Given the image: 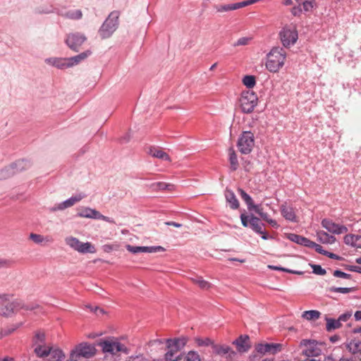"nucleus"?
<instances>
[{
  "label": "nucleus",
  "mask_w": 361,
  "mask_h": 361,
  "mask_svg": "<svg viewBox=\"0 0 361 361\" xmlns=\"http://www.w3.org/2000/svg\"><path fill=\"white\" fill-rule=\"evenodd\" d=\"M286 52L282 47H274L267 54V68L272 73H276L284 65Z\"/></svg>",
  "instance_id": "nucleus-1"
},
{
  "label": "nucleus",
  "mask_w": 361,
  "mask_h": 361,
  "mask_svg": "<svg viewBox=\"0 0 361 361\" xmlns=\"http://www.w3.org/2000/svg\"><path fill=\"white\" fill-rule=\"evenodd\" d=\"M187 342L185 338H168L166 340L167 351L165 359L167 361H178L180 355L178 354L185 345Z\"/></svg>",
  "instance_id": "nucleus-2"
},
{
  "label": "nucleus",
  "mask_w": 361,
  "mask_h": 361,
  "mask_svg": "<svg viewBox=\"0 0 361 361\" xmlns=\"http://www.w3.org/2000/svg\"><path fill=\"white\" fill-rule=\"evenodd\" d=\"M38 307V305H26L20 300H15L0 308V315L4 317H11L20 310L31 311L37 309Z\"/></svg>",
  "instance_id": "nucleus-3"
},
{
  "label": "nucleus",
  "mask_w": 361,
  "mask_h": 361,
  "mask_svg": "<svg viewBox=\"0 0 361 361\" xmlns=\"http://www.w3.org/2000/svg\"><path fill=\"white\" fill-rule=\"evenodd\" d=\"M120 13L117 11L110 13L99 30V34L102 39L110 37L118 27Z\"/></svg>",
  "instance_id": "nucleus-4"
},
{
  "label": "nucleus",
  "mask_w": 361,
  "mask_h": 361,
  "mask_svg": "<svg viewBox=\"0 0 361 361\" xmlns=\"http://www.w3.org/2000/svg\"><path fill=\"white\" fill-rule=\"evenodd\" d=\"M239 102L242 112L244 114H250L257 104L258 97L253 91H244L241 94Z\"/></svg>",
  "instance_id": "nucleus-5"
},
{
  "label": "nucleus",
  "mask_w": 361,
  "mask_h": 361,
  "mask_svg": "<svg viewBox=\"0 0 361 361\" xmlns=\"http://www.w3.org/2000/svg\"><path fill=\"white\" fill-rule=\"evenodd\" d=\"M255 146L254 134L250 131H243L239 136L237 142V147L239 152L243 154H250Z\"/></svg>",
  "instance_id": "nucleus-6"
},
{
  "label": "nucleus",
  "mask_w": 361,
  "mask_h": 361,
  "mask_svg": "<svg viewBox=\"0 0 361 361\" xmlns=\"http://www.w3.org/2000/svg\"><path fill=\"white\" fill-rule=\"evenodd\" d=\"M96 353V348L94 345L88 343H81L75 346L71 351V357L80 360V358H90Z\"/></svg>",
  "instance_id": "nucleus-7"
},
{
  "label": "nucleus",
  "mask_w": 361,
  "mask_h": 361,
  "mask_svg": "<svg viewBox=\"0 0 361 361\" xmlns=\"http://www.w3.org/2000/svg\"><path fill=\"white\" fill-rule=\"evenodd\" d=\"M320 345L322 343L312 339H302L300 343V347L303 348L302 354L307 357L319 356L322 353Z\"/></svg>",
  "instance_id": "nucleus-8"
},
{
  "label": "nucleus",
  "mask_w": 361,
  "mask_h": 361,
  "mask_svg": "<svg viewBox=\"0 0 361 361\" xmlns=\"http://www.w3.org/2000/svg\"><path fill=\"white\" fill-rule=\"evenodd\" d=\"M99 345L105 353H108L111 355H115L120 352L125 354H128L129 353L128 348L125 345L114 339L101 341Z\"/></svg>",
  "instance_id": "nucleus-9"
},
{
  "label": "nucleus",
  "mask_w": 361,
  "mask_h": 361,
  "mask_svg": "<svg viewBox=\"0 0 361 361\" xmlns=\"http://www.w3.org/2000/svg\"><path fill=\"white\" fill-rule=\"evenodd\" d=\"M279 37L283 46L286 48H289L297 42L298 34L295 27L285 26L280 31Z\"/></svg>",
  "instance_id": "nucleus-10"
},
{
  "label": "nucleus",
  "mask_w": 361,
  "mask_h": 361,
  "mask_svg": "<svg viewBox=\"0 0 361 361\" xmlns=\"http://www.w3.org/2000/svg\"><path fill=\"white\" fill-rule=\"evenodd\" d=\"M86 40L87 37L83 33L76 32L68 34L65 43L71 50L78 51Z\"/></svg>",
  "instance_id": "nucleus-11"
},
{
  "label": "nucleus",
  "mask_w": 361,
  "mask_h": 361,
  "mask_svg": "<svg viewBox=\"0 0 361 361\" xmlns=\"http://www.w3.org/2000/svg\"><path fill=\"white\" fill-rule=\"evenodd\" d=\"M85 197V195L82 193H79L75 195H73L68 199L63 201L60 203L56 204L53 207H50L48 208L49 212H55L56 211H63L67 208L71 207L75 204L79 202L83 198Z\"/></svg>",
  "instance_id": "nucleus-12"
},
{
  "label": "nucleus",
  "mask_w": 361,
  "mask_h": 361,
  "mask_svg": "<svg viewBox=\"0 0 361 361\" xmlns=\"http://www.w3.org/2000/svg\"><path fill=\"white\" fill-rule=\"evenodd\" d=\"M321 224L323 228L333 234L339 235L341 233H347L348 231L345 226L336 224L332 220L329 219H324L322 221Z\"/></svg>",
  "instance_id": "nucleus-13"
},
{
  "label": "nucleus",
  "mask_w": 361,
  "mask_h": 361,
  "mask_svg": "<svg viewBox=\"0 0 361 361\" xmlns=\"http://www.w3.org/2000/svg\"><path fill=\"white\" fill-rule=\"evenodd\" d=\"M283 345L281 343H259L256 345L255 350L257 353L264 355L269 353L274 355L282 350Z\"/></svg>",
  "instance_id": "nucleus-14"
},
{
  "label": "nucleus",
  "mask_w": 361,
  "mask_h": 361,
  "mask_svg": "<svg viewBox=\"0 0 361 361\" xmlns=\"http://www.w3.org/2000/svg\"><path fill=\"white\" fill-rule=\"evenodd\" d=\"M126 250L133 254H137L140 252L151 253L163 250V247L161 246H134L127 245Z\"/></svg>",
  "instance_id": "nucleus-15"
},
{
  "label": "nucleus",
  "mask_w": 361,
  "mask_h": 361,
  "mask_svg": "<svg viewBox=\"0 0 361 361\" xmlns=\"http://www.w3.org/2000/svg\"><path fill=\"white\" fill-rule=\"evenodd\" d=\"M233 344L236 345L237 350L240 353L248 351L251 347L250 337L247 335H240L233 342Z\"/></svg>",
  "instance_id": "nucleus-16"
},
{
  "label": "nucleus",
  "mask_w": 361,
  "mask_h": 361,
  "mask_svg": "<svg viewBox=\"0 0 361 361\" xmlns=\"http://www.w3.org/2000/svg\"><path fill=\"white\" fill-rule=\"evenodd\" d=\"M45 62L61 70L70 68L68 58L51 57L46 59Z\"/></svg>",
  "instance_id": "nucleus-17"
},
{
  "label": "nucleus",
  "mask_w": 361,
  "mask_h": 361,
  "mask_svg": "<svg viewBox=\"0 0 361 361\" xmlns=\"http://www.w3.org/2000/svg\"><path fill=\"white\" fill-rule=\"evenodd\" d=\"M281 215L288 221L292 222H296V215L295 211L291 206H288L286 204L281 205Z\"/></svg>",
  "instance_id": "nucleus-18"
},
{
  "label": "nucleus",
  "mask_w": 361,
  "mask_h": 361,
  "mask_svg": "<svg viewBox=\"0 0 361 361\" xmlns=\"http://www.w3.org/2000/svg\"><path fill=\"white\" fill-rule=\"evenodd\" d=\"M147 153L154 158L169 162L171 161L169 155L158 147H150L147 151Z\"/></svg>",
  "instance_id": "nucleus-19"
},
{
  "label": "nucleus",
  "mask_w": 361,
  "mask_h": 361,
  "mask_svg": "<svg viewBox=\"0 0 361 361\" xmlns=\"http://www.w3.org/2000/svg\"><path fill=\"white\" fill-rule=\"evenodd\" d=\"M91 54V50L87 49L76 56L68 58L70 68L80 63L87 58H88Z\"/></svg>",
  "instance_id": "nucleus-20"
},
{
  "label": "nucleus",
  "mask_w": 361,
  "mask_h": 361,
  "mask_svg": "<svg viewBox=\"0 0 361 361\" xmlns=\"http://www.w3.org/2000/svg\"><path fill=\"white\" fill-rule=\"evenodd\" d=\"M99 212L90 207H83L77 214L78 216L97 219Z\"/></svg>",
  "instance_id": "nucleus-21"
},
{
  "label": "nucleus",
  "mask_w": 361,
  "mask_h": 361,
  "mask_svg": "<svg viewBox=\"0 0 361 361\" xmlns=\"http://www.w3.org/2000/svg\"><path fill=\"white\" fill-rule=\"evenodd\" d=\"M249 221L250 227L252 228L253 231H255L257 233H263L262 227L264 225V224L261 223L260 219L258 217L255 216L253 214H251Z\"/></svg>",
  "instance_id": "nucleus-22"
},
{
  "label": "nucleus",
  "mask_w": 361,
  "mask_h": 361,
  "mask_svg": "<svg viewBox=\"0 0 361 361\" xmlns=\"http://www.w3.org/2000/svg\"><path fill=\"white\" fill-rule=\"evenodd\" d=\"M226 202L229 203L230 207L233 209H237L239 207V202L231 190L226 189L225 192Z\"/></svg>",
  "instance_id": "nucleus-23"
},
{
  "label": "nucleus",
  "mask_w": 361,
  "mask_h": 361,
  "mask_svg": "<svg viewBox=\"0 0 361 361\" xmlns=\"http://www.w3.org/2000/svg\"><path fill=\"white\" fill-rule=\"evenodd\" d=\"M317 240L323 244L332 245L336 241V238L334 235H329L323 231L317 232Z\"/></svg>",
  "instance_id": "nucleus-24"
},
{
  "label": "nucleus",
  "mask_w": 361,
  "mask_h": 361,
  "mask_svg": "<svg viewBox=\"0 0 361 361\" xmlns=\"http://www.w3.org/2000/svg\"><path fill=\"white\" fill-rule=\"evenodd\" d=\"M13 170L16 173L23 171L28 169L30 166V162L26 159H20L10 165Z\"/></svg>",
  "instance_id": "nucleus-25"
},
{
  "label": "nucleus",
  "mask_w": 361,
  "mask_h": 361,
  "mask_svg": "<svg viewBox=\"0 0 361 361\" xmlns=\"http://www.w3.org/2000/svg\"><path fill=\"white\" fill-rule=\"evenodd\" d=\"M228 160L230 162V168L233 171L238 169L239 164L237 154L233 147L228 149Z\"/></svg>",
  "instance_id": "nucleus-26"
},
{
  "label": "nucleus",
  "mask_w": 361,
  "mask_h": 361,
  "mask_svg": "<svg viewBox=\"0 0 361 361\" xmlns=\"http://www.w3.org/2000/svg\"><path fill=\"white\" fill-rule=\"evenodd\" d=\"M238 192L245 203L247 204V209L249 211H252L253 207L255 205L252 197L242 188H238Z\"/></svg>",
  "instance_id": "nucleus-27"
},
{
  "label": "nucleus",
  "mask_w": 361,
  "mask_h": 361,
  "mask_svg": "<svg viewBox=\"0 0 361 361\" xmlns=\"http://www.w3.org/2000/svg\"><path fill=\"white\" fill-rule=\"evenodd\" d=\"M212 350L214 353L219 355H225L230 352L233 354L234 353V352L231 350V348L226 345H217L214 343L212 344Z\"/></svg>",
  "instance_id": "nucleus-28"
},
{
  "label": "nucleus",
  "mask_w": 361,
  "mask_h": 361,
  "mask_svg": "<svg viewBox=\"0 0 361 361\" xmlns=\"http://www.w3.org/2000/svg\"><path fill=\"white\" fill-rule=\"evenodd\" d=\"M325 320L326 322V330L328 332H331L333 330L339 329L341 327V324L340 323L338 319H335L333 318H329L328 317H325Z\"/></svg>",
  "instance_id": "nucleus-29"
},
{
  "label": "nucleus",
  "mask_w": 361,
  "mask_h": 361,
  "mask_svg": "<svg viewBox=\"0 0 361 361\" xmlns=\"http://www.w3.org/2000/svg\"><path fill=\"white\" fill-rule=\"evenodd\" d=\"M35 13L38 14H49L53 13H59L58 10L52 5L39 6L35 8Z\"/></svg>",
  "instance_id": "nucleus-30"
},
{
  "label": "nucleus",
  "mask_w": 361,
  "mask_h": 361,
  "mask_svg": "<svg viewBox=\"0 0 361 361\" xmlns=\"http://www.w3.org/2000/svg\"><path fill=\"white\" fill-rule=\"evenodd\" d=\"M214 8L217 12H228L233 10L239 9L238 2L235 4L216 5Z\"/></svg>",
  "instance_id": "nucleus-31"
},
{
  "label": "nucleus",
  "mask_w": 361,
  "mask_h": 361,
  "mask_svg": "<svg viewBox=\"0 0 361 361\" xmlns=\"http://www.w3.org/2000/svg\"><path fill=\"white\" fill-rule=\"evenodd\" d=\"M80 253L86 254V253H95L96 249L94 246L90 242L82 243L81 242L79 247V250L78 251Z\"/></svg>",
  "instance_id": "nucleus-32"
},
{
  "label": "nucleus",
  "mask_w": 361,
  "mask_h": 361,
  "mask_svg": "<svg viewBox=\"0 0 361 361\" xmlns=\"http://www.w3.org/2000/svg\"><path fill=\"white\" fill-rule=\"evenodd\" d=\"M35 353L39 357H47L50 353V347L39 344L38 345L35 346Z\"/></svg>",
  "instance_id": "nucleus-33"
},
{
  "label": "nucleus",
  "mask_w": 361,
  "mask_h": 361,
  "mask_svg": "<svg viewBox=\"0 0 361 361\" xmlns=\"http://www.w3.org/2000/svg\"><path fill=\"white\" fill-rule=\"evenodd\" d=\"M66 244L68 245L71 248L75 251L79 250L80 245L81 241H80L77 238L69 236L66 238L65 239Z\"/></svg>",
  "instance_id": "nucleus-34"
},
{
  "label": "nucleus",
  "mask_w": 361,
  "mask_h": 361,
  "mask_svg": "<svg viewBox=\"0 0 361 361\" xmlns=\"http://www.w3.org/2000/svg\"><path fill=\"white\" fill-rule=\"evenodd\" d=\"M61 16L69 19L79 20L82 18V13L80 10L77 9L68 11L66 13L61 14Z\"/></svg>",
  "instance_id": "nucleus-35"
},
{
  "label": "nucleus",
  "mask_w": 361,
  "mask_h": 361,
  "mask_svg": "<svg viewBox=\"0 0 361 361\" xmlns=\"http://www.w3.org/2000/svg\"><path fill=\"white\" fill-rule=\"evenodd\" d=\"M320 315V312H319L318 310H312L303 312L302 317V318L307 320H312L319 318Z\"/></svg>",
  "instance_id": "nucleus-36"
},
{
  "label": "nucleus",
  "mask_w": 361,
  "mask_h": 361,
  "mask_svg": "<svg viewBox=\"0 0 361 361\" xmlns=\"http://www.w3.org/2000/svg\"><path fill=\"white\" fill-rule=\"evenodd\" d=\"M347 348L353 354L357 353L361 351V342L359 341H351L347 344Z\"/></svg>",
  "instance_id": "nucleus-37"
},
{
  "label": "nucleus",
  "mask_w": 361,
  "mask_h": 361,
  "mask_svg": "<svg viewBox=\"0 0 361 361\" xmlns=\"http://www.w3.org/2000/svg\"><path fill=\"white\" fill-rule=\"evenodd\" d=\"M14 174H16V171L9 165L0 171V180L7 179Z\"/></svg>",
  "instance_id": "nucleus-38"
},
{
  "label": "nucleus",
  "mask_w": 361,
  "mask_h": 361,
  "mask_svg": "<svg viewBox=\"0 0 361 361\" xmlns=\"http://www.w3.org/2000/svg\"><path fill=\"white\" fill-rule=\"evenodd\" d=\"M327 290L331 293H340L343 294H348L353 292L354 288L331 286L327 288Z\"/></svg>",
  "instance_id": "nucleus-39"
},
{
  "label": "nucleus",
  "mask_w": 361,
  "mask_h": 361,
  "mask_svg": "<svg viewBox=\"0 0 361 361\" xmlns=\"http://www.w3.org/2000/svg\"><path fill=\"white\" fill-rule=\"evenodd\" d=\"M49 355H51V358L55 361H61L62 360L65 355L63 351L60 349H54L50 347V353Z\"/></svg>",
  "instance_id": "nucleus-40"
},
{
  "label": "nucleus",
  "mask_w": 361,
  "mask_h": 361,
  "mask_svg": "<svg viewBox=\"0 0 361 361\" xmlns=\"http://www.w3.org/2000/svg\"><path fill=\"white\" fill-rule=\"evenodd\" d=\"M243 83L247 87V88H252L255 84H256V79L254 75H247L244 76L243 79Z\"/></svg>",
  "instance_id": "nucleus-41"
},
{
  "label": "nucleus",
  "mask_w": 361,
  "mask_h": 361,
  "mask_svg": "<svg viewBox=\"0 0 361 361\" xmlns=\"http://www.w3.org/2000/svg\"><path fill=\"white\" fill-rule=\"evenodd\" d=\"M30 239H31L36 244H42L44 241L49 242V239L47 237L45 238L42 235L33 233H30Z\"/></svg>",
  "instance_id": "nucleus-42"
},
{
  "label": "nucleus",
  "mask_w": 361,
  "mask_h": 361,
  "mask_svg": "<svg viewBox=\"0 0 361 361\" xmlns=\"http://www.w3.org/2000/svg\"><path fill=\"white\" fill-rule=\"evenodd\" d=\"M194 282L202 289L207 290L211 287V283L204 280L202 277H197L193 279Z\"/></svg>",
  "instance_id": "nucleus-43"
},
{
  "label": "nucleus",
  "mask_w": 361,
  "mask_h": 361,
  "mask_svg": "<svg viewBox=\"0 0 361 361\" xmlns=\"http://www.w3.org/2000/svg\"><path fill=\"white\" fill-rule=\"evenodd\" d=\"M170 185L166 184V183H164V182H157V183H154L150 185V188L152 190H154V191H158V190H166L169 188Z\"/></svg>",
  "instance_id": "nucleus-44"
},
{
  "label": "nucleus",
  "mask_w": 361,
  "mask_h": 361,
  "mask_svg": "<svg viewBox=\"0 0 361 361\" xmlns=\"http://www.w3.org/2000/svg\"><path fill=\"white\" fill-rule=\"evenodd\" d=\"M304 11L309 12L316 6L315 0H305L302 2Z\"/></svg>",
  "instance_id": "nucleus-45"
},
{
  "label": "nucleus",
  "mask_w": 361,
  "mask_h": 361,
  "mask_svg": "<svg viewBox=\"0 0 361 361\" xmlns=\"http://www.w3.org/2000/svg\"><path fill=\"white\" fill-rule=\"evenodd\" d=\"M312 272L317 275L324 276L326 274V269H323L319 264H310Z\"/></svg>",
  "instance_id": "nucleus-46"
},
{
  "label": "nucleus",
  "mask_w": 361,
  "mask_h": 361,
  "mask_svg": "<svg viewBox=\"0 0 361 361\" xmlns=\"http://www.w3.org/2000/svg\"><path fill=\"white\" fill-rule=\"evenodd\" d=\"M252 210H254L257 214H259L263 220H268V217L269 216L267 213L263 212V209L261 207L260 204H255L253 207Z\"/></svg>",
  "instance_id": "nucleus-47"
},
{
  "label": "nucleus",
  "mask_w": 361,
  "mask_h": 361,
  "mask_svg": "<svg viewBox=\"0 0 361 361\" xmlns=\"http://www.w3.org/2000/svg\"><path fill=\"white\" fill-rule=\"evenodd\" d=\"M333 276L334 277L341 278L347 280L352 279V276L350 274L343 272L340 269L334 270L333 272Z\"/></svg>",
  "instance_id": "nucleus-48"
},
{
  "label": "nucleus",
  "mask_w": 361,
  "mask_h": 361,
  "mask_svg": "<svg viewBox=\"0 0 361 361\" xmlns=\"http://www.w3.org/2000/svg\"><path fill=\"white\" fill-rule=\"evenodd\" d=\"M288 238H289L291 241H293V242H294V243H297V244H298V245H302V244H303V243H304V240H305V237H303V236L299 235H298V234L291 233V234H290V235H289Z\"/></svg>",
  "instance_id": "nucleus-49"
},
{
  "label": "nucleus",
  "mask_w": 361,
  "mask_h": 361,
  "mask_svg": "<svg viewBox=\"0 0 361 361\" xmlns=\"http://www.w3.org/2000/svg\"><path fill=\"white\" fill-rule=\"evenodd\" d=\"M268 268L271 269V270L282 271H285V272H288V273H291V274H300L302 273L300 271H293V270H291V269H287V268H284V267H279V266L269 265Z\"/></svg>",
  "instance_id": "nucleus-50"
},
{
  "label": "nucleus",
  "mask_w": 361,
  "mask_h": 361,
  "mask_svg": "<svg viewBox=\"0 0 361 361\" xmlns=\"http://www.w3.org/2000/svg\"><path fill=\"white\" fill-rule=\"evenodd\" d=\"M184 361H200V355L195 351H190L185 356Z\"/></svg>",
  "instance_id": "nucleus-51"
},
{
  "label": "nucleus",
  "mask_w": 361,
  "mask_h": 361,
  "mask_svg": "<svg viewBox=\"0 0 361 361\" xmlns=\"http://www.w3.org/2000/svg\"><path fill=\"white\" fill-rule=\"evenodd\" d=\"M355 234H347L343 238V241L345 244L350 245L353 247H354V243L355 240Z\"/></svg>",
  "instance_id": "nucleus-52"
},
{
  "label": "nucleus",
  "mask_w": 361,
  "mask_h": 361,
  "mask_svg": "<svg viewBox=\"0 0 361 361\" xmlns=\"http://www.w3.org/2000/svg\"><path fill=\"white\" fill-rule=\"evenodd\" d=\"M251 39H252V38L249 37H241V38L238 39L233 44V46L234 47H238V46H245V45H247V44H249V42H250Z\"/></svg>",
  "instance_id": "nucleus-53"
},
{
  "label": "nucleus",
  "mask_w": 361,
  "mask_h": 361,
  "mask_svg": "<svg viewBox=\"0 0 361 361\" xmlns=\"http://www.w3.org/2000/svg\"><path fill=\"white\" fill-rule=\"evenodd\" d=\"M45 339V336L43 333H37L35 334V338H34V343L35 345H38L39 344L44 345Z\"/></svg>",
  "instance_id": "nucleus-54"
},
{
  "label": "nucleus",
  "mask_w": 361,
  "mask_h": 361,
  "mask_svg": "<svg viewBox=\"0 0 361 361\" xmlns=\"http://www.w3.org/2000/svg\"><path fill=\"white\" fill-rule=\"evenodd\" d=\"M23 325V323L22 322H20V323H18L16 324H13L11 326L4 329V335H6V336H8L11 334H12L13 332H14L16 329H18L20 326H21Z\"/></svg>",
  "instance_id": "nucleus-55"
},
{
  "label": "nucleus",
  "mask_w": 361,
  "mask_h": 361,
  "mask_svg": "<svg viewBox=\"0 0 361 361\" xmlns=\"http://www.w3.org/2000/svg\"><path fill=\"white\" fill-rule=\"evenodd\" d=\"M196 341H197V343L198 344V345H200V346H209V345L212 346V344H214L212 341L208 338H206L204 339L197 338L196 340Z\"/></svg>",
  "instance_id": "nucleus-56"
},
{
  "label": "nucleus",
  "mask_w": 361,
  "mask_h": 361,
  "mask_svg": "<svg viewBox=\"0 0 361 361\" xmlns=\"http://www.w3.org/2000/svg\"><path fill=\"white\" fill-rule=\"evenodd\" d=\"M12 296L13 295L11 294H8V293H0V305H3L6 302L10 301Z\"/></svg>",
  "instance_id": "nucleus-57"
},
{
  "label": "nucleus",
  "mask_w": 361,
  "mask_h": 361,
  "mask_svg": "<svg viewBox=\"0 0 361 361\" xmlns=\"http://www.w3.org/2000/svg\"><path fill=\"white\" fill-rule=\"evenodd\" d=\"M352 316L351 312H346L338 317L340 323L347 322Z\"/></svg>",
  "instance_id": "nucleus-58"
},
{
  "label": "nucleus",
  "mask_w": 361,
  "mask_h": 361,
  "mask_svg": "<svg viewBox=\"0 0 361 361\" xmlns=\"http://www.w3.org/2000/svg\"><path fill=\"white\" fill-rule=\"evenodd\" d=\"M250 218V216H247L245 214H242L240 215L241 223L244 227L250 226V221H249Z\"/></svg>",
  "instance_id": "nucleus-59"
},
{
  "label": "nucleus",
  "mask_w": 361,
  "mask_h": 361,
  "mask_svg": "<svg viewBox=\"0 0 361 361\" xmlns=\"http://www.w3.org/2000/svg\"><path fill=\"white\" fill-rule=\"evenodd\" d=\"M86 307L90 309V310L91 312H94L97 314H98L99 313V314H103V312H104L103 310L99 308L97 306L93 307V306L89 305H87Z\"/></svg>",
  "instance_id": "nucleus-60"
},
{
  "label": "nucleus",
  "mask_w": 361,
  "mask_h": 361,
  "mask_svg": "<svg viewBox=\"0 0 361 361\" xmlns=\"http://www.w3.org/2000/svg\"><path fill=\"white\" fill-rule=\"evenodd\" d=\"M315 251L319 254H322L323 255H326V250H324L322 246H321L320 245L317 244L315 243L314 245V247H313Z\"/></svg>",
  "instance_id": "nucleus-61"
},
{
  "label": "nucleus",
  "mask_w": 361,
  "mask_h": 361,
  "mask_svg": "<svg viewBox=\"0 0 361 361\" xmlns=\"http://www.w3.org/2000/svg\"><path fill=\"white\" fill-rule=\"evenodd\" d=\"M128 361H148L142 355L131 356Z\"/></svg>",
  "instance_id": "nucleus-62"
},
{
  "label": "nucleus",
  "mask_w": 361,
  "mask_h": 361,
  "mask_svg": "<svg viewBox=\"0 0 361 361\" xmlns=\"http://www.w3.org/2000/svg\"><path fill=\"white\" fill-rule=\"evenodd\" d=\"M302 8L300 6H294L292 10L291 13L294 16H300L302 13Z\"/></svg>",
  "instance_id": "nucleus-63"
},
{
  "label": "nucleus",
  "mask_w": 361,
  "mask_h": 361,
  "mask_svg": "<svg viewBox=\"0 0 361 361\" xmlns=\"http://www.w3.org/2000/svg\"><path fill=\"white\" fill-rule=\"evenodd\" d=\"M354 247L361 248V235H355Z\"/></svg>",
  "instance_id": "nucleus-64"
}]
</instances>
